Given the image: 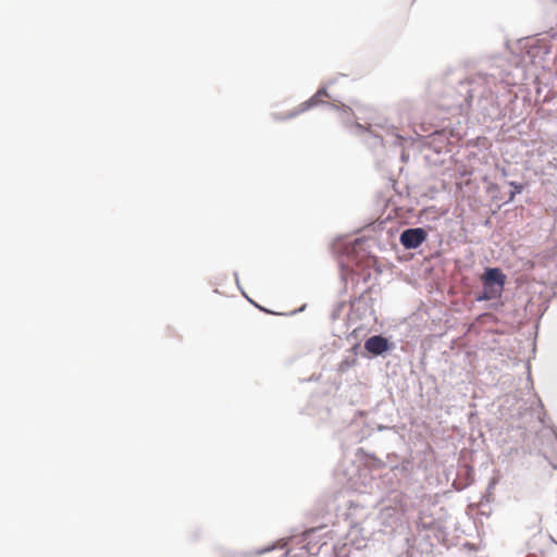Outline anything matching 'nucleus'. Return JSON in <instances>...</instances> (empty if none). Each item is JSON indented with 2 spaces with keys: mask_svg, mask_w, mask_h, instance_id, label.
Segmentation results:
<instances>
[{
  "mask_svg": "<svg viewBox=\"0 0 557 557\" xmlns=\"http://www.w3.org/2000/svg\"><path fill=\"white\" fill-rule=\"evenodd\" d=\"M483 284L482 299L492 300L502 296L506 275L499 268H487L481 277Z\"/></svg>",
  "mask_w": 557,
  "mask_h": 557,
  "instance_id": "1",
  "label": "nucleus"
},
{
  "mask_svg": "<svg viewBox=\"0 0 557 557\" xmlns=\"http://www.w3.org/2000/svg\"><path fill=\"white\" fill-rule=\"evenodd\" d=\"M426 236L423 228H408L401 233L400 243L406 249H416L426 239Z\"/></svg>",
  "mask_w": 557,
  "mask_h": 557,
  "instance_id": "2",
  "label": "nucleus"
},
{
  "mask_svg": "<svg viewBox=\"0 0 557 557\" xmlns=\"http://www.w3.org/2000/svg\"><path fill=\"white\" fill-rule=\"evenodd\" d=\"M364 348L373 355H382L388 349V341L381 335H374L366 341Z\"/></svg>",
  "mask_w": 557,
  "mask_h": 557,
  "instance_id": "3",
  "label": "nucleus"
},
{
  "mask_svg": "<svg viewBox=\"0 0 557 557\" xmlns=\"http://www.w3.org/2000/svg\"><path fill=\"white\" fill-rule=\"evenodd\" d=\"M329 94L325 88H320L308 101L301 103L300 111H306L320 103H325V99L329 98Z\"/></svg>",
  "mask_w": 557,
  "mask_h": 557,
  "instance_id": "4",
  "label": "nucleus"
}]
</instances>
